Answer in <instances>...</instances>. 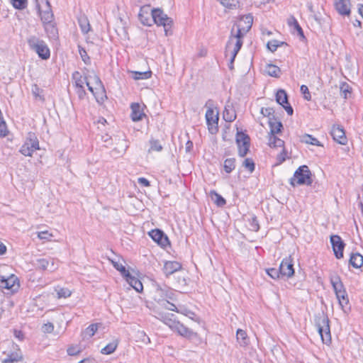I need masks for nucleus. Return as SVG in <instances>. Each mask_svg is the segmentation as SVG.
<instances>
[{
  "label": "nucleus",
  "instance_id": "c9c22d12",
  "mask_svg": "<svg viewBox=\"0 0 363 363\" xmlns=\"http://www.w3.org/2000/svg\"><path fill=\"white\" fill-rule=\"evenodd\" d=\"M150 147L148 149V152H160L162 150L163 147L160 143V140L155 139H151L149 142Z\"/></svg>",
  "mask_w": 363,
  "mask_h": 363
},
{
  "label": "nucleus",
  "instance_id": "c03bdc74",
  "mask_svg": "<svg viewBox=\"0 0 363 363\" xmlns=\"http://www.w3.org/2000/svg\"><path fill=\"white\" fill-rule=\"evenodd\" d=\"M57 298H67L69 297L72 294V291L67 288H60L59 289H56Z\"/></svg>",
  "mask_w": 363,
  "mask_h": 363
},
{
  "label": "nucleus",
  "instance_id": "9d476101",
  "mask_svg": "<svg viewBox=\"0 0 363 363\" xmlns=\"http://www.w3.org/2000/svg\"><path fill=\"white\" fill-rule=\"evenodd\" d=\"M330 242L336 258L340 259L343 257V250L345 244L342 241V238L337 235H331Z\"/></svg>",
  "mask_w": 363,
  "mask_h": 363
},
{
  "label": "nucleus",
  "instance_id": "473e14b6",
  "mask_svg": "<svg viewBox=\"0 0 363 363\" xmlns=\"http://www.w3.org/2000/svg\"><path fill=\"white\" fill-rule=\"evenodd\" d=\"M157 313V315L155 316L159 320L164 322L166 325H169V328H171L170 322H176L175 320H172L170 316H173V314L170 313H165L162 311H155Z\"/></svg>",
  "mask_w": 363,
  "mask_h": 363
},
{
  "label": "nucleus",
  "instance_id": "4d7b16f0",
  "mask_svg": "<svg viewBox=\"0 0 363 363\" xmlns=\"http://www.w3.org/2000/svg\"><path fill=\"white\" fill-rule=\"evenodd\" d=\"M300 90L301 92L303 94V97L306 100L310 101L311 99V96L307 86L301 85Z\"/></svg>",
  "mask_w": 363,
  "mask_h": 363
},
{
  "label": "nucleus",
  "instance_id": "4be33fe9",
  "mask_svg": "<svg viewBox=\"0 0 363 363\" xmlns=\"http://www.w3.org/2000/svg\"><path fill=\"white\" fill-rule=\"evenodd\" d=\"M4 354L6 357L1 360L3 363H13L22 359V354L19 350L7 354L4 352Z\"/></svg>",
  "mask_w": 363,
  "mask_h": 363
},
{
  "label": "nucleus",
  "instance_id": "49530a36",
  "mask_svg": "<svg viewBox=\"0 0 363 363\" xmlns=\"http://www.w3.org/2000/svg\"><path fill=\"white\" fill-rule=\"evenodd\" d=\"M78 48L79 55L83 62L86 65H89L91 63L90 57L87 55L85 49L80 45L78 46Z\"/></svg>",
  "mask_w": 363,
  "mask_h": 363
},
{
  "label": "nucleus",
  "instance_id": "1a4fd4ad",
  "mask_svg": "<svg viewBox=\"0 0 363 363\" xmlns=\"http://www.w3.org/2000/svg\"><path fill=\"white\" fill-rule=\"evenodd\" d=\"M0 286L2 288L15 292L18 289L20 284L17 277L11 274L8 277L0 276Z\"/></svg>",
  "mask_w": 363,
  "mask_h": 363
},
{
  "label": "nucleus",
  "instance_id": "9b49d317",
  "mask_svg": "<svg viewBox=\"0 0 363 363\" xmlns=\"http://www.w3.org/2000/svg\"><path fill=\"white\" fill-rule=\"evenodd\" d=\"M279 272L281 275L291 277L294 274L293 260L291 256L284 258L279 266Z\"/></svg>",
  "mask_w": 363,
  "mask_h": 363
},
{
  "label": "nucleus",
  "instance_id": "2eb2a0df",
  "mask_svg": "<svg viewBox=\"0 0 363 363\" xmlns=\"http://www.w3.org/2000/svg\"><path fill=\"white\" fill-rule=\"evenodd\" d=\"M331 135L334 140L341 145H345L347 139L343 128L340 125H333L331 130Z\"/></svg>",
  "mask_w": 363,
  "mask_h": 363
},
{
  "label": "nucleus",
  "instance_id": "0eeeda50",
  "mask_svg": "<svg viewBox=\"0 0 363 363\" xmlns=\"http://www.w3.org/2000/svg\"><path fill=\"white\" fill-rule=\"evenodd\" d=\"M236 143L238 148V155L244 157L248 152L250 146V138L242 132L236 134Z\"/></svg>",
  "mask_w": 363,
  "mask_h": 363
},
{
  "label": "nucleus",
  "instance_id": "4c0bfd02",
  "mask_svg": "<svg viewBox=\"0 0 363 363\" xmlns=\"http://www.w3.org/2000/svg\"><path fill=\"white\" fill-rule=\"evenodd\" d=\"M223 168L226 173H230L231 172H233L235 168V159H226L224 161Z\"/></svg>",
  "mask_w": 363,
  "mask_h": 363
},
{
  "label": "nucleus",
  "instance_id": "f3484780",
  "mask_svg": "<svg viewBox=\"0 0 363 363\" xmlns=\"http://www.w3.org/2000/svg\"><path fill=\"white\" fill-rule=\"evenodd\" d=\"M152 298L161 305L167 298V289L162 288L159 285L155 286V289L152 292Z\"/></svg>",
  "mask_w": 363,
  "mask_h": 363
},
{
  "label": "nucleus",
  "instance_id": "09e8293b",
  "mask_svg": "<svg viewBox=\"0 0 363 363\" xmlns=\"http://www.w3.org/2000/svg\"><path fill=\"white\" fill-rule=\"evenodd\" d=\"M50 260L42 258L37 260L38 267L43 270H48Z\"/></svg>",
  "mask_w": 363,
  "mask_h": 363
},
{
  "label": "nucleus",
  "instance_id": "0e129e2a",
  "mask_svg": "<svg viewBox=\"0 0 363 363\" xmlns=\"http://www.w3.org/2000/svg\"><path fill=\"white\" fill-rule=\"evenodd\" d=\"M54 330V325L51 323H48L42 326V331L45 333H50Z\"/></svg>",
  "mask_w": 363,
  "mask_h": 363
},
{
  "label": "nucleus",
  "instance_id": "603ef678",
  "mask_svg": "<svg viewBox=\"0 0 363 363\" xmlns=\"http://www.w3.org/2000/svg\"><path fill=\"white\" fill-rule=\"evenodd\" d=\"M52 236V234L50 233L48 231H40L38 233V237L40 240L50 241Z\"/></svg>",
  "mask_w": 363,
  "mask_h": 363
},
{
  "label": "nucleus",
  "instance_id": "5fc2aeb1",
  "mask_svg": "<svg viewBox=\"0 0 363 363\" xmlns=\"http://www.w3.org/2000/svg\"><path fill=\"white\" fill-rule=\"evenodd\" d=\"M336 297L338 300L340 306H341V308L342 309H344V308L346 307L349 303V298H348L347 294L345 295V296H336Z\"/></svg>",
  "mask_w": 363,
  "mask_h": 363
},
{
  "label": "nucleus",
  "instance_id": "5701e85b",
  "mask_svg": "<svg viewBox=\"0 0 363 363\" xmlns=\"http://www.w3.org/2000/svg\"><path fill=\"white\" fill-rule=\"evenodd\" d=\"M131 108V118L133 121H139L142 120L145 116L143 111L141 110L140 106L138 103H133L130 106Z\"/></svg>",
  "mask_w": 363,
  "mask_h": 363
},
{
  "label": "nucleus",
  "instance_id": "58836bf2",
  "mask_svg": "<svg viewBox=\"0 0 363 363\" xmlns=\"http://www.w3.org/2000/svg\"><path fill=\"white\" fill-rule=\"evenodd\" d=\"M284 142L275 135H270L269 138V145L271 147H283Z\"/></svg>",
  "mask_w": 363,
  "mask_h": 363
},
{
  "label": "nucleus",
  "instance_id": "a19ab883",
  "mask_svg": "<svg viewBox=\"0 0 363 363\" xmlns=\"http://www.w3.org/2000/svg\"><path fill=\"white\" fill-rule=\"evenodd\" d=\"M117 345L118 343L116 342H112L102 348L101 353L104 354H110L116 350Z\"/></svg>",
  "mask_w": 363,
  "mask_h": 363
},
{
  "label": "nucleus",
  "instance_id": "a211bd4d",
  "mask_svg": "<svg viewBox=\"0 0 363 363\" xmlns=\"http://www.w3.org/2000/svg\"><path fill=\"white\" fill-rule=\"evenodd\" d=\"M88 89L93 94L98 102H102L106 99V91L104 86L100 87H94L90 81L86 82Z\"/></svg>",
  "mask_w": 363,
  "mask_h": 363
},
{
  "label": "nucleus",
  "instance_id": "a18cd8bd",
  "mask_svg": "<svg viewBox=\"0 0 363 363\" xmlns=\"http://www.w3.org/2000/svg\"><path fill=\"white\" fill-rule=\"evenodd\" d=\"M242 166L248 169L250 173L254 172L255 167V162L251 158H246L243 161Z\"/></svg>",
  "mask_w": 363,
  "mask_h": 363
},
{
  "label": "nucleus",
  "instance_id": "bb28decb",
  "mask_svg": "<svg viewBox=\"0 0 363 363\" xmlns=\"http://www.w3.org/2000/svg\"><path fill=\"white\" fill-rule=\"evenodd\" d=\"M78 23L84 34H87L90 31L91 26L89 21L85 15H81L78 17Z\"/></svg>",
  "mask_w": 363,
  "mask_h": 363
},
{
  "label": "nucleus",
  "instance_id": "aec40b11",
  "mask_svg": "<svg viewBox=\"0 0 363 363\" xmlns=\"http://www.w3.org/2000/svg\"><path fill=\"white\" fill-rule=\"evenodd\" d=\"M334 5L340 14L349 15L350 13V0H334Z\"/></svg>",
  "mask_w": 363,
  "mask_h": 363
},
{
  "label": "nucleus",
  "instance_id": "7c9ffc66",
  "mask_svg": "<svg viewBox=\"0 0 363 363\" xmlns=\"http://www.w3.org/2000/svg\"><path fill=\"white\" fill-rule=\"evenodd\" d=\"M350 264L354 268H359L363 265V256L359 253H353L350 256Z\"/></svg>",
  "mask_w": 363,
  "mask_h": 363
},
{
  "label": "nucleus",
  "instance_id": "423d86ee",
  "mask_svg": "<svg viewBox=\"0 0 363 363\" xmlns=\"http://www.w3.org/2000/svg\"><path fill=\"white\" fill-rule=\"evenodd\" d=\"M39 149V141L36 135L32 132L28 133L20 152L25 156H32L33 152Z\"/></svg>",
  "mask_w": 363,
  "mask_h": 363
},
{
  "label": "nucleus",
  "instance_id": "72a5a7b5",
  "mask_svg": "<svg viewBox=\"0 0 363 363\" xmlns=\"http://www.w3.org/2000/svg\"><path fill=\"white\" fill-rule=\"evenodd\" d=\"M269 125L270 127V135H275L281 132L282 128V124L280 121H277L275 118L269 121Z\"/></svg>",
  "mask_w": 363,
  "mask_h": 363
},
{
  "label": "nucleus",
  "instance_id": "e2e57ef3",
  "mask_svg": "<svg viewBox=\"0 0 363 363\" xmlns=\"http://www.w3.org/2000/svg\"><path fill=\"white\" fill-rule=\"evenodd\" d=\"M92 79L93 82L90 81V82L94 87H100L103 85L100 78L97 75L94 74V77L91 76L90 79Z\"/></svg>",
  "mask_w": 363,
  "mask_h": 363
},
{
  "label": "nucleus",
  "instance_id": "6e6d98bb",
  "mask_svg": "<svg viewBox=\"0 0 363 363\" xmlns=\"http://www.w3.org/2000/svg\"><path fill=\"white\" fill-rule=\"evenodd\" d=\"M49 260H50V262H49L48 270L50 272L55 271L59 267V261L57 259H54V258H50Z\"/></svg>",
  "mask_w": 363,
  "mask_h": 363
},
{
  "label": "nucleus",
  "instance_id": "ea45409f",
  "mask_svg": "<svg viewBox=\"0 0 363 363\" xmlns=\"http://www.w3.org/2000/svg\"><path fill=\"white\" fill-rule=\"evenodd\" d=\"M236 336H237V340H238V342L240 343V346H245L247 344V333H245V331L238 329L237 330Z\"/></svg>",
  "mask_w": 363,
  "mask_h": 363
},
{
  "label": "nucleus",
  "instance_id": "c85d7f7f",
  "mask_svg": "<svg viewBox=\"0 0 363 363\" xmlns=\"http://www.w3.org/2000/svg\"><path fill=\"white\" fill-rule=\"evenodd\" d=\"M99 325L101 323H94L88 326L82 333V338L85 340L93 337L97 331Z\"/></svg>",
  "mask_w": 363,
  "mask_h": 363
},
{
  "label": "nucleus",
  "instance_id": "39448f33",
  "mask_svg": "<svg viewBox=\"0 0 363 363\" xmlns=\"http://www.w3.org/2000/svg\"><path fill=\"white\" fill-rule=\"evenodd\" d=\"M28 44L31 50H34L43 60H48L50 56V49L46 43L35 36L28 39Z\"/></svg>",
  "mask_w": 363,
  "mask_h": 363
},
{
  "label": "nucleus",
  "instance_id": "b1692460",
  "mask_svg": "<svg viewBox=\"0 0 363 363\" xmlns=\"http://www.w3.org/2000/svg\"><path fill=\"white\" fill-rule=\"evenodd\" d=\"M125 278L128 284L137 292H141L143 291V284L138 279L132 276L130 273Z\"/></svg>",
  "mask_w": 363,
  "mask_h": 363
},
{
  "label": "nucleus",
  "instance_id": "f03ea898",
  "mask_svg": "<svg viewBox=\"0 0 363 363\" xmlns=\"http://www.w3.org/2000/svg\"><path fill=\"white\" fill-rule=\"evenodd\" d=\"M315 323L323 342L329 345L331 342V335L328 317L323 312L319 313L315 316Z\"/></svg>",
  "mask_w": 363,
  "mask_h": 363
},
{
  "label": "nucleus",
  "instance_id": "774afa93",
  "mask_svg": "<svg viewBox=\"0 0 363 363\" xmlns=\"http://www.w3.org/2000/svg\"><path fill=\"white\" fill-rule=\"evenodd\" d=\"M75 88H76V92H77L79 98L81 99H84L86 95V91L84 90V86L83 87H75Z\"/></svg>",
  "mask_w": 363,
  "mask_h": 363
},
{
  "label": "nucleus",
  "instance_id": "412c9836",
  "mask_svg": "<svg viewBox=\"0 0 363 363\" xmlns=\"http://www.w3.org/2000/svg\"><path fill=\"white\" fill-rule=\"evenodd\" d=\"M182 269V264L176 261H169L165 262L163 271L167 277L178 272Z\"/></svg>",
  "mask_w": 363,
  "mask_h": 363
},
{
  "label": "nucleus",
  "instance_id": "393cba45",
  "mask_svg": "<svg viewBox=\"0 0 363 363\" xmlns=\"http://www.w3.org/2000/svg\"><path fill=\"white\" fill-rule=\"evenodd\" d=\"M330 281L333 286L335 293H338L342 290H345V288L340 279V277L337 274H333L330 277Z\"/></svg>",
  "mask_w": 363,
  "mask_h": 363
},
{
  "label": "nucleus",
  "instance_id": "79ce46f5",
  "mask_svg": "<svg viewBox=\"0 0 363 363\" xmlns=\"http://www.w3.org/2000/svg\"><path fill=\"white\" fill-rule=\"evenodd\" d=\"M112 264L113 267L121 272L123 277H125L130 273L129 271L125 269V266H123L120 262L112 261Z\"/></svg>",
  "mask_w": 363,
  "mask_h": 363
},
{
  "label": "nucleus",
  "instance_id": "ddd939ff",
  "mask_svg": "<svg viewBox=\"0 0 363 363\" xmlns=\"http://www.w3.org/2000/svg\"><path fill=\"white\" fill-rule=\"evenodd\" d=\"M276 101L279 104L283 106V108L286 110L288 115H293V108L288 102V96L284 90L279 89V91H277L276 94Z\"/></svg>",
  "mask_w": 363,
  "mask_h": 363
},
{
  "label": "nucleus",
  "instance_id": "f704fd0d",
  "mask_svg": "<svg viewBox=\"0 0 363 363\" xmlns=\"http://www.w3.org/2000/svg\"><path fill=\"white\" fill-rule=\"evenodd\" d=\"M210 195L211 199L214 201L215 203L218 206L222 207L225 205V199L221 195L218 194L216 191H211Z\"/></svg>",
  "mask_w": 363,
  "mask_h": 363
},
{
  "label": "nucleus",
  "instance_id": "f8f14e48",
  "mask_svg": "<svg viewBox=\"0 0 363 363\" xmlns=\"http://www.w3.org/2000/svg\"><path fill=\"white\" fill-rule=\"evenodd\" d=\"M169 323L171 324V328L183 337L192 338L196 336V333L193 332L191 329L178 321L170 322Z\"/></svg>",
  "mask_w": 363,
  "mask_h": 363
},
{
  "label": "nucleus",
  "instance_id": "2f4dec72",
  "mask_svg": "<svg viewBox=\"0 0 363 363\" xmlns=\"http://www.w3.org/2000/svg\"><path fill=\"white\" fill-rule=\"evenodd\" d=\"M265 72L271 77H279L281 74V69L279 67L272 65L267 64L265 67Z\"/></svg>",
  "mask_w": 363,
  "mask_h": 363
},
{
  "label": "nucleus",
  "instance_id": "4468645a",
  "mask_svg": "<svg viewBox=\"0 0 363 363\" xmlns=\"http://www.w3.org/2000/svg\"><path fill=\"white\" fill-rule=\"evenodd\" d=\"M148 234L155 242L162 247H166L169 244L167 236L160 229L152 230Z\"/></svg>",
  "mask_w": 363,
  "mask_h": 363
},
{
  "label": "nucleus",
  "instance_id": "338daca9",
  "mask_svg": "<svg viewBox=\"0 0 363 363\" xmlns=\"http://www.w3.org/2000/svg\"><path fill=\"white\" fill-rule=\"evenodd\" d=\"M67 354L70 356H74L79 353V350L76 346H70L68 347Z\"/></svg>",
  "mask_w": 363,
  "mask_h": 363
},
{
  "label": "nucleus",
  "instance_id": "c756f323",
  "mask_svg": "<svg viewBox=\"0 0 363 363\" xmlns=\"http://www.w3.org/2000/svg\"><path fill=\"white\" fill-rule=\"evenodd\" d=\"M223 119L226 122H233L236 118V113L233 107L226 106L223 113Z\"/></svg>",
  "mask_w": 363,
  "mask_h": 363
},
{
  "label": "nucleus",
  "instance_id": "a878e982",
  "mask_svg": "<svg viewBox=\"0 0 363 363\" xmlns=\"http://www.w3.org/2000/svg\"><path fill=\"white\" fill-rule=\"evenodd\" d=\"M45 30L50 38L56 39L58 35L57 28L53 21L43 23Z\"/></svg>",
  "mask_w": 363,
  "mask_h": 363
},
{
  "label": "nucleus",
  "instance_id": "6e6552de",
  "mask_svg": "<svg viewBox=\"0 0 363 363\" xmlns=\"http://www.w3.org/2000/svg\"><path fill=\"white\" fill-rule=\"evenodd\" d=\"M151 17L152 21L155 23H156L158 26H163L165 32H167V27L171 25L172 21L170 18L167 16V14L164 13V12L161 9H152Z\"/></svg>",
  "mask_w": 363,
  "mask_h": 363
},
{
  "label": "nucleus",
  "instance_id": "13d9d810",
  "mask_svg": "<svg viewBox=\"0 0 363 363\" xmlns=\"http://www.w3.org/2000/svg\"><path fill=\"white\" fill-rule=\"evenodd\" d=\"M160 306L169 311H177L176 306L174 303L168 301L167 299L164 301H163V303Z\"/></svg>",
  "mask_w": 363,
  "mask_h": 363
},
{
  "label": "nucleus",
  "instance_id": "69168bd1",
  "mask_svg": "<svg viewBox=\"0 0 363 363\" xmlns=\"http://www.w3.org/2000/svg\"><path fill=\"white\" fill-rule=\"evenodd\" d=\"M6 125L2 118H0V136L4 137L6 135Z\"/></svg>",
  "mask_w": 363,
  "mask_h": 363
},
{
  "label": "nucleus",
  "instance_id": "3c124183",
  "mask_svg": "<svg viewBox=\"0 0 363 363\" xmlns=\"http://www.w3.org/2000/svg\"><path fill=\"white\" fill-rule=\"evenodd\" d=\"M281 44H283V43H281ZM280 45V43L278 40H271V41H269L267 43V48L271 51V52H274L277 50V48Z\"/></svg>",
  "mask_w": 363,
  "mask_h": 363
},
{
  "label": "nucleus",
  "instance_id": "cd10ccee",
  "mask_svg": "<svg viewBox=\"0 0 363 363\" xmlns=\"http://www.w3.org/2000/svg\"><path fill=\"white\" fill-rule=\"evenodd\" d=\"M91 76H86L84 78L77 71L72 74V79L74 80L75 87H83L84 83L86 84L87 81H90Z\"/></svg>",
  "mask_w": 363,
  "mask_h": 363
},
{
  "label": "nucleus",
  "instance_id": "864d4df0",
  "mask_svg": "<svg viewBox=\"0 0 363 363\" xmlns=\"http://www.w3.org/2000/svg\"><path fill=\"white\" fill-rule=\"evenodd\" d=\"M219 1L223 6L228 9H233L236 6V1L235 0H217Z\"/></svg>",
  "mask_w": 363,
  "mask_h": 363
},
{
  "label": "nucleus",
  "instance_id": "37998d69",
  "mask_svg": "<svg viewBox=\"0 0 363 363\" xmlns=\"http://www.w3.org/2000/svg\"><path fill=\"white\" fill-rule=\"evenodd\" d=\"M260 113L262 114L264 117H268L269 121H272L275 118L274 116V110L273 109V108H262Z\"/></svg>",
  "mask_w": 363,
  "mask_h": 363
},
{
  "label": "nucleus",
  "instance_id": "680f3d73",
  "mask_svg": "<svg viewBox=\"0 0 363 363\" xmlns=\"http://www.w3.org/2000/svg\"><path fill=\"white\" fill-rule=\"evenodd\" d=\"M340 91L345 99L347 98V94L350 93V86L347 83H342L340 86Z\"/></svg>",
  "mask_w": 363,
  "mask_h": 363
},
{
  "label": "nucleus",
  "instance_id": "f257e3e1",
  "mask_svg": "<svg viewBox=\"0 0 363 363\" xmlns=\"http://www.w3.org/2000/svg\"><path fill=\"white\" fill-rule=\"evenodd\" d=\"M253 23V16L251 14L242 16L236 23L237 31L234 28L231 30V35L227 43V50H230L233 45L232 61L235 60L236 55L242 45V38L250 30Z\"/></svg>",
  "mask_w": 363,
  "mask_h": 363
},
{
  "label": "nucleus",
  "instance_id": "dca6fc26",
  "mask_svg": "<svg viewBox=\"0 0 363 363\" xmlns=\"http://www.w3.org/2000/svg\"><path fill=\"white\" fill-rule=\"evenodd\" d=\"M37 7L40 12L43 23L53 21L54 15L51 9L50 3L48 0L45 1V8L43 11L40 10L39 4H37Z\"/></svg>",
  "mask_w": 363,
  "mask_h": 363
},
{
  "label": "nucleus",
  "instance_id": "de8ad7c7",
  "mask_svg": "<svg viewBox=\"0 0 363 363\" xmlns=\"http://www.w3.org/2000/svg\"><path fill=\"white\" fill-rule=\"evenodd\" d=\"M134 79H149L151 77L152 72L150 71L148 72H134Z\"/></svg>",
  "mask_w": 363,
  "mask_h": 363
},
{
  "label": "nucleus",
  "instance_id": "052dcab7",
  "mask_svg": "<svg viewBox=\"0 0 363 363\" xmlns=\"http://www.w3.org/2000/svg\"><path fill=\"white\" fill-rule=\"evenodd\" d=\"M250 229L252 231L257 232L259 229L258 220L255 217L252 218L250 223Z\"/></svg>",
  "mask_w": 363,
  "mask_h": 363
},
{
  "label": "nucleus",
  "instance_id": "8fccbe9b",
  "mask_svg": "<svg viewBox=\"0 0 363 363\" xmlns=\"http://www.w3.org/2000/svg\"><path fill=\"white\" fill-rule=\"evenodd\" d=\"M11 3L14 8L23 9L26 7L27 0H11Z\"/></svg>",
  "mask_w": 363,
  "mask_h": 363
},
{
  "label": "nucleus",
  "instance_id": "6ab92c4d",
  "mask_svg": "<svg viewBox=\"0 0 363 363\" xmlns=\"http://www.w3.org/2000/svg\"><path fill=\"white\" fill-rule=\"evenodd\" d=\"M151 11L152 9L149 5H146L140 8L138 17L143 25L151 26V21H152V17L150 18V16H151Z\"/></svg>",
  "mask_w": 363,
  "mask_h": 363
},
{
  "label": "nucleus",
  "instance_id": "20e7f679",
  "mask_svg": "<svg viewBox=\"0 0 363 363\" xmlns=\"http://www.w3.org/2000/svg\"><path fill=\"white\" fill-rule=\"evenodd\" d=\"M311 174L308 166H301L294 172V177L290 179V184L293 186L302 184L311 185L312 184Z\"/></svg>",
  "mask_w": 363,
  "mask_h": 363
},
{
  "label": "nucleus",
  "instance_id": "e433bc0d",
  "mask_svg": "<svg viewBox=\"0 0 363 363\" xmlns=\"http://www.w3.org/2000/svg\"><path fill=\"white\" fill-rule=\"evenodd\" d=\"M301 142L315 146H321L322 145L318 140L309 134H305L302 136Z\"/></svg>",
  "mask_w": 363,
  "mask_h": 363
},
{
  "label": "nucleus",
  "instance_id": "bf43d9fd",
  "mask_svg": "<svg viewBox=\"0 0 363 363\" xmlns=\"http://www.w3.org/2000/svg\"><path fill=\"white\" fill-rule=\"evenodd\" d=\"M267 274L273 279L279 278L281 274L279 272V269H277L274 268L268 269L267 270Z\"/></svg>",
  "mask_w": 363,
  "mask_h": 363
},
{
  "label": "nucleus",
  "instance_id": "7ed1b4c3",
  "mask_svg": "<svg viewBox=\"0 0 363 363\" xmlns=\"http://www.w3.org/2000/svg\"><path fill=\"white\" fill-rule=\"evenodd\" d=\"M207 108L206 113V120L208 125V131L211 134H216L218 130V112L213 110L214 102L212 99H208L205 104Z\"/></svg>",
  "mask_w": 363,
  "mask_h": 363
}]
</instances>
